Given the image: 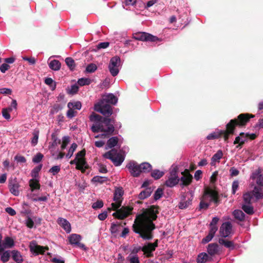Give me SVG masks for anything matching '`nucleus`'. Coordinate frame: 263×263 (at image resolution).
Here are the masks:
<instances>
[{
    "instance_id": "f257e3e1",
    "label": "nucleus",
    "mask_w": 263,
    "mask_h": 263,
    "mask_svg": "<svg viewBox=\"0 0 263 263\" xmlns=\"http://www.w3.org/2000/svg\"><path fill=\"white\" fill-rule=\"evenodd\" d=\"M159 209L158 205H151L149 208L143 209V212L135 219L133 231L143 239L150 240L153 238L152 232L155 229L153 221L157 219Z\"/></svg>"
},
{
    "instance_id": "f03ea898",
    "label": "nucleus",
    "mask_w": 263,
    "mask_h": 263,
    "mask_svg": "<svg viewBox=\"0 0 263 263\" xmlns=\"http://www.w3.org/2000/svg\"><path fill=\"white\" fill-rule=\"evenodd\" d=\"M255 115L249 113H242L239 114L236 118L231 119L226 124V129L218 130L212 133L206 137L208 140H211L218 139L221 136L223 137L226 142H228V140L231 135L235 134L236 127L239 128H244L250 122L251 118H253Z\"/></svg>"
},
{
    "instance_id": "7ed1b4c3",
    "label": "nucleus",
    "mask_w": 263,
    "mask_h": 263,
    "mask_svg": "<svg viewBox=\"0 0 263 263\" xmlns=\"http://www.w3.org/2000/svg\"><path fill=\"white\" fill-rule=\"evenodd\" d=\"M102 117L99 115L93 112L89 116V120L91 122H96V124H93L91 127L92 132L94 133L98 132L104 133L101 136H95L96 138H109L110 136L117 134L118 131L115 130V126L117 127L118 124H115V118L112 116Z\"/></svg>"
},
{
    "instance_id": "20e7f679",
    "label": "nucleus",
    "mask_w": 263,
    "mask_h": 263,
    "mask_svg": "<svg viewBox=\"0 0 263 263\" xmlns=\"http://www.w3.org/2000/svg\"><path fill=\"white\" fill-rule=\"evenodd\" d=\"M117 102L118 98L114 95L109 93L104 96L96 104L94 109L104 116H111L113 113V108L111 105H116Z\"/></svg>"
},
{
    "instance_id": "39448f33",
    "label": "nucleus",
    "mask_w": 263,
    "mask_h": 263,
    "mask_svg": "<svg viewBox=\"0 0 263 263\" xmlns=\"http://www.w3.org/2000/svg\"><path fill=\"white\" fill-rule=\"evenodd\" d=\"M219 233L222 238L219 239L220 245L224 247H235L233 241L226 239L232 233V225L229 221L225 222L222 224L220 228Z\"/></svg>"
},
{
    "instance_id": "423d86ee",
    "label": "nucleus",
    "mask_w": 263,
    "mask_h": 263,
    "mask_svg": "<svg viewBox=\"0 0 263 263\" xmlns=\"http://www.w3.org/2000/svg\"><path fill=\"white\" fill-rule=\"evenodd\" d=\"M105 158L110 159L116 166H120L124 160V157L121 154L117 152L115 148H112L110 151L104 154Z\"/></svg>"
},
{
    "instance_id": "0eeeda50",
    "label": "nucleus",
    "mask_w": 263,
    "mask_h": 263,
    "mask_svg": "<svg viewBox=\"0 0 263 263\" xmlns=\"http://www.w3.org/2000/svg\"><path fill=\"white\" fill-rule=\"evenodd\" d=\"M205 196L206 197V202H209L210 204L211 202H213L216 205L220 202L219 194L214 190L210 187L206 188L202 197H204Z\"/></svg>"
},
{
    "instance_id": "6e6552de",
    "label": "nucleus",
    "mask_w": 263,
    "mask_h": 263,
    "mask_svg": "<svg viewBox=\"0 0 263 263\" xmlns=\"http://www.w3.org/2000/svg\"><path fill=\"white\" fill-rule=\"evenodd\" d=\"M256 137L257 136L255 134H249L241 132L239 134V135L235 138L233 144H238V145L236 146V147L241 148L243 145L245 144V142L248 141V139H250V140H254Z\"/></svg>"
},
{
    "instance_id": "1a4fd4ad",
    "label": "nucleus",
    "mask_w": 263,
    "mask_h": 263,
    "mask_svg": "<svg viewBox=\"0 0 263 263\" xmlns=\"http://www.w3.org/2000/svg\"><path fill=\"white\" fill-rule=\"evenodd\" d=\"M134 38L138 41H149L152 42H159L161 41V39L158 38L157 36L144 32H140L135 33L134 34Z\"/></svg>"
},
{
    "instance_id": "9d476101",
    "label": "nucleus",
    "mask_w": 263,
    "mask_h": 263,
    "mask_svg": "<svg viewBox=\"0 0 263 263\" xmlns=\"http://www.w3.org/2000/svg\"><path fill=\"white\" fill-rule=\"evenodd\" d=\"M21 185L16 177H11L8 180V188L10 192L14 196H18L20 195V188Z\"/></svg>"
},
{
    "instance_id": "9b49d317",
    "label": "nucleus",
    "mask_w": 263,
    "mask_h": 263,
    "mask_svg": "<svg viewBox=\"0 0 263 263\" xmlns=\"http://www.w3.org/2000/svg\"><path fill=\"white\" fill-rule=\"evenodd\" d=\"M120 62V59L117 56L112 57L110 60L108 68L111 74L113 77L116 76L119 73V70L118 67Z\"/></svg>"
},
{
    "instance_id": "f8f14e48",
    "label": "nucleus",
    "mask_w": 263,
    "mask_h": 263,
    "mask_svg": "<svg viewBox=\"0 0 263 263\" xmlns=\"http://www.w3.org/2000/svg\"><path fill=\"white\" fill-rule=\"evenodd\" d=\"M126 167L128 169L132 176L134 177L139 176L141 173L140 165L135 161H130L126 165Z\"/></svg>"
},
{
    "instance_id": "ddd939ff",
    "label": "nucleus",
    "mask_w": 263,
    "mask_h": 263,
    "mask_svg": "<svg viewBox=\"0 0 263 263\" xmlns=\"http://www.w3.org/2000/svg\"><path fill=\"white\" fill-rule=\"evenodd\" d=\"M133 209L129 207H122L112 214V216L118 219H124L128 217Z\"/></svg>"
},
{
    "instance_id": "4468645a",
    "label": "nucleus",
    "mask_w": 263,
    "mask_h": 263,
    "mask_svg": "<svg viewBox=\"0 0 263 263\" xmlns=\"http://www.w3.org/2000/svg\"><path fill=\"white\" fill-rule=\"evenodd\" d=\"M70 163L71 164H76V169L80 170L82 173H84L85 170L88 168L85 159H78L76 157L74 160L70 162Z\"/></svg>"
},
{
    "instance_id": "2eb2a0df",
    "label": "nucleus",
    "mask_w": 263,
    "mask_h": 263,
    "mask_svg": "<svg viewBox=\"0 0 263 263\" xmlns=\"http://www.w3.org/2000/svg\"><path fill=\"white\" fill-rule=\"evenodd\" d=\"M182 177L180 178V180L181 181V185L187 186L191 184L192 181L193 176L190 173L189 170L185 169L181 173Z\"/></svg>"
},
{
    "instance_id": "dca6fc26",
    "label": "nucleus",
    "mask_w": 263,
    "mask_h": 263,
    "mask_svg": "<svg viewBox=\"0 0 263 263\" xmlns=\"http://www.w3.org/2000/svg\"><path fill=\"white\" fill-rule=\"evenodd\" d=\"M81 236L79 234H72L69 237V241L72 245H77L78 247H85L84 245L81 243Z\"/></svg>"
},
{
    "instance_id": "f3484780",
    "label": "nucleus",
    "mask_w": 263,
    "mask_h": 263,
    "mask_svg": "<svg viewBox=\"0 0 263 263\" xmlns=\"http://www.w3.org/2000/svg\"><path fill=\"white\" fill-rule=\"evenodd\" d=\"M57 222L67 233L70 232L71 230L70 223L66 219L60 217L58 219Z\"/></svg>"
},
{
    "instance_id": "a211bd4d",
    "label": "nucleus",
    "mask_w": 263,
    "mask_h": 263,
    "mask_svg": "<svg viewBox=\"0 0 263 263\" xmlns=\"http://www.w3.org/2000/svg\"><path fill=\"white\" fill-rule=\"evenodd\" d=\"M252 179H256V183L260 187H263V175L261 174V171L258 169L252 174Z\"/></svg>"
},
{
    "instance_id": "6ab92c4d",
    "label": "nucleus",
    "mask_w": 263,
    "mask_h": 263,
    "mask_svg": "<svg viewBox=\"0 0 263 263\" xmlns=\"http://www.w3.org/2000/svg\"><path fill=\"white\" fill-rule=\"evenodd\" d=\"M123 194L124 191L122 187H120L116 188L114 193V201H119V202L122 203Z\"/></svg>"
},
{
    "instance_id": "aec40b11",
    "label": "nucleus",
    "mask_w": 263,
    "mask_h": 263,
    "mask_svg": "<svg viewBox=\"0 0 263 263\" xmlns=\"http://www.w3.org/2000/svg\"><path fill=\"white\" fill-rule=\"evenodd\" d=\"M179 180V178L169 176L167 180H166L164 184L167 187H172L177 185Z\"/></svg>"
},
{
    "instance_id": "412c9836",
    "label": "nucleus",
    "mask_w": 263,
    "mask_h": 263,
    "mask_svg": "<svg viewBox=\"0 0 263 263\" xmlns=\"http://www.w3.org/2000/svg\"><path fill=\"white\" fill-rule=\"evenodd\" d=\"M5 248H0L1 259L3 262H7L10 256V251H5Z\"/></svg>"
},
{
    "instance_id": "4be33fe9",
    "label": "nucleus",
    "mask_w": 263,
    "mask_h": 263,
    "mask_svg": "<svg viewBox=\"0 0 263 263\" xmlns=\"http://www.w3.org/2000/svg\"><path fill=\"white\" fill-rule=\"evenodd\" d=\"M136 252L141 249L144 252V254L147 257H152L154 255V252L155 251L156 248H136Z\"/></svg>"
},
{
    "instance_id": "5701e85b",
    "label": "nucleus",
    "mask_w": 263,
    "mask_h": 263,
    "mask_svg": "<svg viewBox=\"0 0 263 263\" xmlns=\"http://www.w3.org/2000/svg\"><path fill=\"white\" fill-rule=\"evenodd\" d=\"M153 192L151 187H147L144 190L141 191L138 195L140 199L143 200L149 197Z\"/></svg>"
},
{
    "instance_id": "b1692460",
    "label": "nucleus",
    "mask_w": 263,
    "mask_h": 263,
    "mask_svg": "<svg viewBox=\"0 0 263 263\" xmlns=\"http://www.w3.org/2000/svg\"><path fill=\"white\" fill-rule=\"evenodd\" d=\"M48 249V248H30V251L33 255L36 256L39 254H44Z\"/></svg>"
},
{
    "instance_id": "393cba45",
    "label": "nucleus",
    "mask_w": 263,
    "mask_h": 263,
    "mask_svg": "<svg viewBox=\"0 0 263 263\" xmlns=\"http://www.w3.org/2000/svg\"><path fill=\"white\" fill-rule=\"evenodd\" d=\"M29 185L31 192L34 191L35 190H39L41 187L39 180L35 179H30L29 181Z\"/></svg>"
},
{
    "instance_id": "a878e982",
    "label": "nucleus",
    "mask_w": 263,
    "mask_h": 263,
    "mask_svg": "<svg viewBox=\"0 0 263 263\" xmlns=\"http://www.w3.org/2000/svg\"><path fill=\"white\" fill-rule=\"evenodd\" d=\"M209 255L205 252L199 253L196 258L197 263H205L209 259Z\"/></svg>"
},
{
    "instance_id": "bb28decb",
    "label": "nucleus",
    "mask_w": 263,
    "mask_h": 263,
    "mask_svg": "<svg viewBox=\"0 0 263 263\" xmlns=\"http://www.w3.org/2000/svg\"><path fill=\"white\" fill-rule=\"evenodd\" d=\"M49 67L53 70L57 71L60 70L61 68V63L57 60L51 61L48 64Z\"/></svg>"
},
{
    "instance_id": "cd10ccee",
    "label": "nucleus",
    "mask_w": 263,
    "mask_h": 263,
    "mask_svg": "<svg viewBox=\"0 0 263 263\" xmlns=\"http://www.w3.org/2000/svg\"><path fill=\"white\" fill-rule=\"evenodd\" d=\"M123 227L122 222L112 223L110 228V232L112 234L116 233L121 231Z\"/></svg>"
},
{
    "instance_id": "c85d7f7f",
    "label": "nucleus",
    "mask_w": 263,
    "mask_h": 263,
    "mask_svg": "<svg viewBox=\"0 0 263 263\" xmlns=\"http://www.w3.org/2000/svg\"><path fill=\"white\" fill-rule=\"evenodd\" d=\"M191 203L192 199L188 198L186 200L185 197H183V199H182L181 201L179 203V208L181 209H185L187 208Z\"/></svg>"
},
{
    "instance_id": "c756f323",
    "label": "nucleus",
    "mask_w": 263,
    "mask_h": 263,
    "mask_svg": "<svg viewBox=\"0 0 263 263\" xmlns=\"http://www.w3.org/2000/svg\"><path fill=\"white\" fill-rule=\"evenodd\" d=\"M206 197L205 196L204 197H202L200 199V202L199 206V210H206L208 209L210 206V203L209 202H206Z\"/></svg>"
},
{
    "instance_id": "7c9ffc66",
    "label": "nucleus",
    "mask_w": 263,
    "mask_h": 263,
    "mask_svg": "<svg viewBox=\"0 0 263 263\" xmlns=\"http://www.w3.org/2000/svg\"><path fill=\"white\" fill-rule=\"evenodd\" d=\"M219 220V218L217 217H215L213 218L211 222H210V230L212 231L213 230L214 232H216L218 230V227L217 226V224Z\"/></svg>"
},
{
    "instance_id": "2f4dec72",
    "label": "nucleus",
    "mask_w": 263,
    "mask_h": 263,
    "mask_svg": "<svg viewBox=\"0 0 263 263\" xmlns=\"http://www.w3.org/2000/svg\"><path fill=\"white\" fill-rule=\"evenodd\" d=\"M119 139L117 137H113L109 138L107 142V146L109 148L115 147L118 143Z\"/></svg>"
},
{
    "instance_id": "473e14b6",
    "label": "nucleus",
    "mask_w": 263,
    "mask_h": 263,
    "mask_svg": "<svg viewBox=\"0 0 263 263\" xmlns=\"http://www.w3.org/2000/svg\"><path fill=\"white\" fill-rule=\"evenodd\" d=\"M141 173L149 172L152 169V165L148 162H143L140 164Z\"/></svg>"
},
{
    "instance_id": "72a5a7b5",
    "label": "nucleus",
    "mask_w": 263,
    "mask_h": 263,
    "mask_svg": "<svg viewBox=\"0 0 263 263\" xmlns=\"http://www.w3.org/2000/svg\"><path fill=\"white\" fill-rule=\"evenodd\" d=\"M13 246L14 240L9 236H6L4 238L2 244V247H13Z\"/></svg>"
},
{
    "instance_id": "f704fd0d",
    "label": "nucleus",
    "mask_w": 263,
    "mask_h": 263,
    "mask_svg": "<svg viewBox=\"0 0 263 263\" xmlns=\"http://www.w3.org/2000/svg\"><path fill=\"white\" fill-rule=\"evenodd\" d=\"M233 215L236 219L239 221H243L245 217V214L239 210H236L233 212Z\"/></svg>"
},
{
    "instance_id": "c9c22d12",
    "label": "nucleus",
    "mask_w": 263,
    "mask_h": 263,
    "mask_svg": "<svg viewBox=\"0 0 263 263\" xmlns=\"http://www.w3.org/2000/svg\"><path fill=\"white\" fill-rule=\"evenodd\" d=\"M109 180L108 178L106 177L96 176L92 178L91 181L93 182H97L100 184L106 182Z\"/></svg>"
},
{
    "instance_id": "e433bc0d",
    "label": "nucleus",
    "mask_w": 263,
    "mask_h": 263,
    "mask_svg": "<svg viewBox=\"0 0 263 263\" xmlns=\"http://www.w3.org/2000/svg\"><path fill=\"white\" fill-rule=\"evenodd\" d=\"M215 233L216 232H214L213 230H212V231L209 230L208 235L202 239L201 243L203 245H205L210 242L213 238Z\"/></svg>"
},
{
    "instance_id": "4c0bfd02",
    "label": "nucleus",
    "mask_w": 263,
    "mask_h": 263,
    "mask_svg": "<svg viewBox=\"0 0 263 263\" xmlns=\"http://www.w3.org/2000/svg\"><path fill=\"white\" fill-rule=\"evenodd\" d=\"M127 260L130 263H140L139 258L136 254L132 253L127 257Z\"/></svg>"
},
{
    "instance_id": "58836bf2",
    "label": "nucleus",
    "mask_w": 263,
    "mask_h": 263,
    "mask_svg": "<svg viewBox=\"0 0 263 263\" xmlns=\"http://www.w3.org/2000/svg\"><path fill=\"white\" fill-rule=\"evenodd\" d=\"M12 258L17 263H21L23 261L22 256L17 251L14 250L12 252Z\"/></svg>"
},
{
    "instance_id": "ea45409f",
    "label": "nucleus",
    "mask_w": 263,
    "mask_h": 263,
    "mask_svg": "<svg viewBox=\"0 0 263 263\" xmlns=\"http://www.w3.org/2000/svg\"><path fill=\"white\" fill-rule=\"evenodd\" d=\"M222 156H223L222 152L221 150L218 151L217 152V153L216 154H215L212 157L211 164L212 165H213L214 162H216V161L219 162V160L222 158Z\"/></svg>"
},
{
    "instance_id": "a19ab883",
    "label": "nucleus",
    "mask_w": 263,
    "mask_h": 263,
    "mask_svg": "<svg viewBox=\"0 0 263 263\" xmlns=\"http://www.w3.org/2000/svg\"><path fill=\"white\" fill-rule=\"evenodd\" d=\"M261 189L260 187L255 186L253 191V194L257 199L263 198V193H261Z\"/></svg>"
},
{
    "instance_id": "79ce46f5",
    "label": "nucleus",
    "mask_w": 263,
    "mask_h": 263,
    "mask_svg": "<svg viewBox=\"0 0 263 263\" xmlns=\"http://www.w3.org/2000/svg\"><path fill=\"white\" fill-rule=\"evenodd\" d=\"M65 63L71 70H73L74 69L76 64L74 63V61L72 58L68 57L66 58Z\"/></svg>"
},
{
    "instance_id": "37998d69",
    "label": "nucleus",
    "mask_w": 263,
    "mask_h": 263,
    "mask_svg": "<svg viewBox=\"0 0 263 263\" xmlns=\"http://www.w3.org/2000/svg\"><path fill=\"white\" fill-rule=\"evenodd\" d=\"M42 167V164H40L39 165L35 167L31 172V175L33 177V179H35L39 176V173L41 171Z\"/></svg>"
},
{
    "instance_id": "c03bdc74",
    "label": "nucleus",
    "mask_w": 263,
    "mask_h": 263,
    "mask_svg": "<svg viewBox=\"0 0 263 263\" xmlns=\"http://www.w3.org/2000/svg\"><path fill=\"white\" fill-rule=\"evenodd\" d=\"M51 138L52 140H53V142L51 144H50L49 148H54L56 146H57L58 144L61 143V140L59 139L54 134H52L51 135Z\"/></svg>"
},
{
    "instance_id": "a18cd8bd",
    "label": "nucleus",
    "mask_w": 263,
    "mask_h": 263,
    "mask_svg": "<svg viewBox=\"0 0 263 263\" xmlns=\"http://www.w3.org/2000/svg\"><path fill=\"white\" fill-rule=\"evenodd\" d=\"M164 173L158 170H155L151 173V176L155 179H159L164 175Z\"/></svg>"
},
{
    "instance_id": "49530a36",
    "label": "nucleus",
    "mask_w": 263,
    "mask_h": 263,
    "mask_svg": "<svg viewBox=\"0 0 263 263\" xmlns=\"http://www.w3.org/2000/svg\"><path fill=\"white\" fill-rule=\"evenodd\" d=\"M67 106L69 108L71 107L72 108L80 110L82 107V104L80 101H77L74 102H69L68 103Z\"/></svg>"
},
{
    "instance_id": "de8ad7c7",
    "label": "nucleus",
    "mask_w": 263,
    "mask_h": 263,
    "mask_svg": "<svg viewBox=\"0 0 263 263\" xmlns=\"http://www.w3.org/2000/svg\"><path fill=\"white\" fill-rule=\"evenodd\" d=\"M91 80L89 78H81L78 81V84L81 86L88 85L90 84Z\"/></svg>"
},
{
    "instance_id": "09e8293b",
    "label": "nucleus",
    "mask_w": 263,
    "mask_h": 263,
    "mask_svg": "<svg viewBox=\"0 0 263 263\" xmlns=\"http://www.w3.org/2000/svg\"><path fill=\"white\" fill-rule=\"evenodd\" d=\"M12 108L11 107H8L7 108H3L2 109V112L3 116L4 118L7 120H9L10 119V115L9 114V111H12Z\"/></svg>"
},
{
    "instance_id": "8fccbe9b",
    "label": "nucleus",
    "mask_w": 263,
    "mask_h": 263,
    "mask_svg": "<svg viewBox=\"0 0 263 263\" xmlns=\"http://www.w3.org/2000/svg\"><path fill=\"white\" fill-rule=\"evenodd\" d=\"M45 83L46 85L50 86L51 87L52 90H54L56 87V84L53 81L52 79L50 78H47L45 80Z\"/></svg>"
},
{
    "instance_id": "3c124183",
    "label": "nucleus",
    "mask_w": 263,
    "mask_h": 263,
    "mask_svg": "<svg viewBox=\"0 0 263 263\" xmlns=\"http://www.w3.org/2000/svg\"><path fill=\"white\" fill-rule=\"evenodd\" d=\"M77 146V144L75 143L71 144L70 148L69 149L68 152L66 155V157L68 158H70L72 156L73 152L76 151Z\"/></svg>"
},
{
    "instance_id": "603ef678",
    "label": "nucleus",
    "mask_w": 263,
    "mask_h": 263,
    "mask_svg": "<svg viewBox=\"0 0 263 263\" xmlns=\"http://www.w3.org/2000/svg\"><path fill=\"white\" fill-rule=\"evenodd\" d=\"M242 209L248 214L252 215L254 213L253 208L249 205H243Z\"/></svg>"
},
{
    "instance_id": "864d4df0",
    "label": "nucleus",
    "mask_w": 263,
    "mask_h": 263,
    "mask_svg": "<svg viewBox=\"0 0 263 263\" xmlns=\"http://www.w3.org/2000/svg\"><path fill=\"white\" fill-rule=\"evenodd\" d=\"M222 248H207L208 253L211 255H214L219 253V251Z\"/></svg>"
},
{
    "instance_id": "5fc2aeb1",
    "label": "nucleus",
    "mask_w": 263,
    "mask_h": 263,
    "mask_svg": "<svg viewBox=\"0 0 263 263\" xmlns=\"http://www.w3.org/2000/svg\"><path fill=\"white\" fill-rule=\"evenodd\" d=\"M163 189L161 188H158L157 190L155 191L154 194V199L155 200H157L159 199L163 195Z\"/></svg>"
},
{
    "instance_id": "6e6d98bb",
    "label": "nucleus",
    "mask_w": 263,
    "mask_h": 263,
    "mask_svg": "<svg viewBox=\"0 0 263 263\" xmlns=\"http://www.w3.org/2000/svg\"><path fill=\"white\" fill-rule=\"evenodd\" d=\"M97 69V67L96 64L91 63L87 65L86 68V71L89 73H92L95 72Z\"/></svg>"
},
{
    "instance_id": "4d7b16f0",
    "label": "nucleus",
    "mask_w": 263,
    "mask_h": 263,
    "mask_svg": "<svg viewBox=\"0 0 263 263\" xmlns=\"http://www.w3.org/2000/svg\"><path fill=\"white\" fill-rule=\"evenodd\" d=\"M243 200L246 204H250L252 198V195L251 193H246L243 195Z\"/></svg>"
},
{
    "instance_id": "13d9d810",
    "label": "nucleus",
    "mask_w": 263,
    "mask_h": 263,
    "mask_svg": "<svg viewBox=\"0 0 263 263\" xmlns=\"http://www.w3.org/2000/svg\"><path fill=\"white\" fill-rule=\"evenodd\" d=\"M43 157H44V156L42 154H41V153H38L33 158L32 161L34 163H39L42 161Z\"/></svg>"
},
{
    "instance_id": "bf43d9fd",
    "label": "nucleus",
    "mask_w": 263,
    "mask_h": 263,
    "mask_svg": "<svg viewBox=\"0 0 263 263\" xmlns=\"http://www.w3.org/2000/svg\"><path fill=\"white\" fill-rule=\"evenodd\" d=\"M103 204H104V203H103V201L101 200H99L92 204V208L93 209H100L103 207Z\"/></svg>"
},
{
    "instance_id": "052dcab7",
    "label": "nucleus",
    "mask_w": 263,
    "mask_h": 263,
    "mask_svg": "<svg viewBox=\"0 0 263 263\" xmlns=\"http://www.w3.org/2000/svg\"><path fill=\"white\" fill-rule=\"evenodd\" d=\"M69 142V138L68 136L63 137L62 143L61 145V149L64 150Z\"/></svg>"
},
{
    "instance_id": "680f3d73",
    "label": "nucleus",
    "mask_w": 263,
    "mask_h": 263,
    "mask_svg": "<svg viewBox=\"0 0 263 263\" xmlns=\"http://www.w3.org/2000/svg\"><path fill=\"white\" fill-rule=\"evenodd\" d=\"M33 137L31 140V144L32 145L35 146L37 144L39 139V132H35L33 134Z\"/></svg>"
},
{
    "instance_id": "e2e57ef3",
    "label": "nucleus",
    "mask_w": 263,
    "mask_h": 263,
    "mask_svg": "<svg viewBox=\"0 0 263 263\" xmlns=\"http://www.w3.org/2000/svg\"><path fill=\"white\" fill-rule=\"evenodd\" d=\"M60 166L59 165H55L52 166L49 171V172L52 174L53 175H55L60 171Z\"/></svg>"
},
{
    "instance_id": "0e129e2a",
    "label": "nucleus",
    "mask_w": 263,
    "mask_h": 263,
    "mask_svg": "<svg viewBox=\"0 0 263 263\" xmlns=\"http://www.w3.org/2000/svg\"><path fill=\"white\" fill-rule=\"evenodd\" d=\"M77 114V112L76 111H74L71 107H70V108H69V109L68 110L66 115L68 118L71 119L74 116H76Z\"/></svg>"
},
{
    "instance_id": "69168bd1",
    "label": "nucleus",
    "mask_w": 263,
    "mask_h": 263,
    "mask_svg": "<svg viewBox=\"0 0 263 263\" xmlns=\"http://www.w3.org/2000/svg\"><path fill=\"white\" fill-rule=\"evenodd\" d=\"M109 43L108 42H101V43H99L97 45V48L98 49H105V48H107L109 46Z\"/></svg>"
},
{
    "instance_id": "338daca9",
    "label": "nucleus",
    "mask_w": 263,
    "mask_h": 263,
    "mask_svg": "<svg viewBox=\"0 0 263 263\" xmlns=\"http://www.w3.org/2000/svg\"><path fill=\"white\" fill-rule=\"evenodd\" d=\"M86 154V151L85 149H82V151L79 152L76 155V158L78 159H85L84 157Z\"/></svg>"
},
{
    "instance_id": "774afa93",
    "label": "nucleus",
    "mask_w": 263,
    "mask_h": 263,
    "mask_svg": "<svg viewBox=\"0 0 263 263\" xmlns=\"http://www.w3.org/2000/svg\"><path fill=\"white\" fill-rule=\"evenodd\" d=\"M122 203L119 202V201H115L111 204V208L114 211H117L119 210L118 209L121 206Z\"/></svg>"
}]
</instances>
